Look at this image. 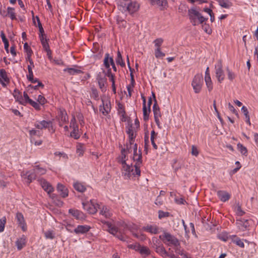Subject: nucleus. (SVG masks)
Returning a JSON list of instances; mask_svg holds the SVG:
<instances>
[{"label": "nucleus", "mask_w": 258, "mask_h": 258, "mask_svg": "<svg viewBox=\"0 0 258 258\" xmlns=\"http://www.w3.org/2000/svg\"><path fill=\"white\" fill-rule=\"evenodd\" d=\"M35 127L38 130H43V128H48L50 130L51 127L52 130V132H54L55 130L53 128L52 123L51 121H37L34 123Z\"/></svg>", "instance_id": "1a4fd4ad"}, {"label": "nucleus", "mask_w": 258, "mask_h": 258, "mask_svg": "<svg viewBox=\"0 0 258 258\" xmlns=\"http://www.w3.org/2000/svg\"><path fill=\"white\" fill-rule=\"evenodd\" d=\"M142 157L141 150L138 151V145L137 144H135L134 145L133 160L137 161V163H139V164H141L142 163Z\"/></svg>", "instance_id": "4468645a"}, {"label": "nucleus", "mask_w": 258, "mask_h": 258, "mask_svg": "<svg viewBox=\"0 0 258 258\" xmlns=\"http://www.w3.org/2000/svg\"><path fill=\"white\" fill-rule=\"evenodd\" d=\"M143 118L145 121H147L149 119V109L147 110L146 106H143Z\"/></svg>", "instance_id": "49530a36"}, {"label": "nucleus", "mask_w": 258, "mask_h": 258, "mask_svg": "<svg viewBox=\"0 0 258 258\" xmlns=\"http://www.w3.org/2000/svg\"><path fill=\"white\" fill-rule=\"evenodd\" d=\"M16 219L18 224L20 226H25L26 224L25 222L23 215L21 213H17L16 214Z\"/></svg>", "instance_id": "c85d7f7f"}, {"label": "nucleus", "mask_w": 258, "mask_h": 258, "mask_svg": "<svg viewBox=\"0 0 258 258\" xmlns=\"http://www.w3.org/2000/svg\"><path fill=\"white\" fill-rule=\"evenodd\" d=\"M188 15L190 22L194 26L202 24L208 19L204 18L199 12L193 8L188 10Z\"/></svg>", "instance_id": "f03ea898"}, {"label": "nucleus", "mask_w": 258, "mask_h": 258, "mask_svg": "<svg viewBox=\"0 0 258 258\" xmlns=\"http://www.w3.org/2000/svg\"><path fill=\"white\" fill-rule=\"evenodd\" d=\"M68 231L71 232H74L76 234L80 235L87 232L91 227H66Z\"/></svg>", "instance_id": "9d476101"}, {"label": "nucleus", "mask_w": 258, "mask_h": 258, "mask_svg": "<svg viewBox=\"0 0 258 258\" xmlns=\"http://www.w3.org/2000/svg\"><path fill=\"white\" fill-rule=\"evenodd\" d=\"M105 230L115 236L121 240L124 241L125 239L120 231L119 230L118 227H105Z\"/></svg>", "instance_id": "f8f14e48"}, {"label": "nucleus", "mask_w": 258, "mask_h": 258, "mask_svg": "<svg viewBox=\"0 0 258 258\" xmlns=\"http://www.w3.org/2000/svg\"><path fill=\"white\" fill-rule=\"evenodd\" d=\"M57 190L62 198H66L68 196V189L62 184L58 183L57 186Z\"/></svg>", "instance_id": "aec40b11"}, {"label": "nucleus", "mask_w": 258, "mask_h": 258, "mask_svg": "<svg viewBox=\"0 0 258 258\" xmlns=\"http://www.w3.org/2000/svg\"><path fill=\"white\" fill-rule=\"evenodd\" d=\"M0 76L5 82H9V79L8 78L7 72L4 69L0 70Z\"/></svg>", "instance_id": "c03bdc74"}, {"label": "nucleus", "mask_w": 258, "mask_h": 258, "mask_svg": "<svg viewBox=\"0 0 258 258\" xmlns=\"http://www.w3.org/2000/svg\"><path fill=\"white\" fill-rule=\"evenodd\" d=\"M237 148L239 151L242 155H245L247 154V149L242 144L238 143L237 144Z\"/></svg>", "instance_id": "de8ad7c7"}, {"label": "nucleus", "mask_w": 258, "mask_h": 258, "mask_svg": "<svg viewBox=\"0 0 258 258\" xmlns=\"http://www.w3.org/2000/svg\"><path fill=\"white\" fill-rule=\"evenodd\" d=\"M24 49H25V50L27 52V53H32V50H31V48L29 46L27 43H25L24 44Z\"/></svg>", "instance_id": "774afa93"}, {"label": "nucleus", "mask_w": 258, "mask_h": 258, "mask_svg": "<svg viewBox=\"0 0 258 258\" xmlns=\"http://www.w3.org/2000/svg\"><path fill=\"white\" fill-rule=\"evenodd\" d=\"M29 103L32 106H33L35 109H36L37 110H39L40 109V106L39 104L37 102H36L31 100L30 101Z\"/></svg>", "instance_id": "864d4df0"}, {"label": "nucleus", "mask_w": 258, "mask_h": 258, "mask_svg": "<svg viewBox=\"0 0 258 258\" xmlns=\"http://www.w3.org/2000/svg\"><path fill=\"white\" fill-rule=\"evenodd\" d=\"M83 208L89 214H94L96 213L97 209L99 208L98 204H95L92 200L89 202L83 203Z\"/></svg>", "instance_id": "6e6552de"}, {"label": "nucleus", "mask_w": 258, "mask_h": 258, "mask_svg": "<svg viewBox=\"0 0 258 258\" xmlns=\"http://www.w3.org/2000/svg\"><path fill=\"white\" fill-rule=\"evenodd\" d=\"M165 55V53L161 51V48H156L155 50V56L156 58H162Z\"/></svg>", "instance_id": "a18cd8bd"}, {"label": "nucleus", "mask_w": 258, "mask_h": 258, "mask_svg": "<svg viewBox=\"0 0 258 258\" xmlns=\"http://www.w3.org/2000/svg\"><path fill=\"white\" fill-rule=\"evenodd\" d=\"M63 71L68 73L70 75H75L76 74L83 73L81 70L72 68H66L63 70Z\"/></svg>", "instance_id": "393cba45"}, {"label": "nucleus", "mask_w": 258, "mask_h": 258, "mask_svg": "<svg viewBox=\"0 0 258 258\" xmlns=\"http://www.w3.org/2000/svg\"><path fill=\"white\" fill-rule=\"evenodd\" d=\"M191 154L195 156H197L199 154V151L197 147L194 145L191 147Z\"/></svg>", "instance_id": "0e129e2a"}, {"label": "nucleus", "mask_w": 258, "mask_h": 258, "mask_svg": "<svg viewBox=\"0 0 258 258\" xmlns=\"http://www.w3.org/2000/svg\"><path fill=\"white\" fill-rule=\"evenodd\" d=\"M37 101L41 105L44 104L46 102V100L43 96L39 95L38 96Z\"/></svg>", "instance_id": "4d7b16f0"}, {"label": "nucleus", "mask_w": 258, "mask_h": 258, "mask_svg": "<svg viewBox=\"0 0 258 258\" xmlns=\"http://www.w3.org/2000/svg\"><path fill=\"white\" fill-rule=\"evenodd\" d=\"M13 96L17 101L19 102L21 104H24V103L23 102V98L21 93L18 90L15 89L14 90Z\"/></svg>", "instance_id": "cd10ccee"}, {"label": "nucleus", "mask_w": 258, "mask_h": 258, "mask_svg": "<svg viewBox=\"0 0 258 258\" xmlns=\"http://www.w3.org/2000/svg\"><path fill=\"white\" fill-rule=\"evenodd\" d=\"M236 209L237 214L240 216H242L244 214V212H243L241 208L239 203H237L236 206Z\"/></svg>", "instance_id": "6e6d98bb"}, {"label": "nucleus", "mask_w": 258, "mask_h": 258, "mask_svg": "<svg viewBox=\"0 0 258 258\" xmlns=\"http://www.w3.org/2000/svg\"><path fill=\"white\" fill-rule=\"evenodd\" d=\"M219 199L222 202H225L230 198V195L226 191L219 190L217 192Z\"/></svg>", "instance_id": "f3484780"}, {"label": "nucleus", "mask_w": 258, "mask_h": 258, "mask_svg": "<svg viewBox=\"0 0 258 258\" xmlns=\"http://www.w3.org/2000/svg\"><path fill=\"white\" fill-rule=\"evenodd\" d=\"M153 5L156 4L159 6L165 7L167 5V0H150Z\"/></svg>", "instance_id": "f704fd0d"}, {"label": "nucleus", "mask_w": 258, "mask_h": 258, "mask_svg": "<svg viewBox=\"0 0 258 258\" xmlns=\"http://www.w3.org/2000/svg\"><path fill=\"white\" fill-rule=\"evenodd\" d=\"M43 233L46 239H53L55 238L56 232L54 229H49L46 231L43 230Z\"/></svg>", "instance_id": "6ab92c4d"}, {"label": "nucleus", "mask_w": 258, "mask_h": 258, "mask_svg": "<svg viewBox=\"0 0 258 258\" xmlns=\"http://www.w3.org/2000/svg\"><path fill=\"white\" fill-rule=\"evenodd\" d=\"M58 116L59 126H62L63 123L68 122V116L65 110H60Z\"/></svg>", "instance_id": "2eb2a0df"}, {"label": "nucleus", "mask_w": 258, "mask_h": 258, "mask_svg": "<svg viewBox=\"0 0 258 258\" xmlns=\"http://www.w3.org/2000/svg\"><path fill=\"white\" fill-rule=\"evenodd\" d=\"M41 44L45 50H48V51H49L50 48L47 40L43 41L42 42H41Z\"/></svg>", "instance_id": "338daca9"}, {"label": "nucleus", "mask_w": 258, "mask_h": 258, "mask_svg": "<svg viewBox=\"0 0 258 258\" xmlns=\"http://www.w3.org/2000/svg\"><path fill=\"white\" fill-rule=\"evenodd\" d=\"M231 240L241 248L244 247V244L241 240L235 235H231Z\"/></svg>", "instance_id": "5701e85b"}, {"label": "nucleus", "mask_w": 258, "mask_h": 258, "mask_svg": "<svg viewBox=\"0 0 258 258\" xmlns=\"http://www.w3.org/2000/svg\"><path fill=\"white\" fill-rule=\"evenodd\" d=\"M73 128V131L70 134V136L72 138H74L75 139H78L80 135L79 133V128L78 126H76Z\"/></svg>", "instance_id": "473e14b6"}, {"label": "nucleus", "mask_w": 258, "mask_h": 258, "mask_svg": "<svg viewBox=\"0 0 258 258\" xmlns=\"http://www.w3.org/2000/svg\"><path fill=\"white\" fill-rule=\"evenodd\" d=\"M163 42V39L162 38H157L155 39L154 41L155 43V46L156 47V48H160V46L162 45Z\"/></svg>", "instance_id": "3c124183"}, {"label": "nucleus", "mask_w": 258, "mask_h": 258, "mask_svg": "<svg viewBox=\"0 0 258 258\" xmlns=\"http://www.w3.org/2000/svg\"><path fill=\"white\" fill-rule=\"evenodd\" d=\"M106 73L105 70H102L101 72H99L97 76V80L102 91L104 92L106 90L105 85L107 83Z\"/></svg>", "instance_id": "0eeeda50"}, {"label": "nucleus", "mask_w": 258, "mask_h": 258, "mask_svg": "<svg viewBox=\"0 0 258 258\" xmlns=\"http://www.w3.org/2000/svg\"><path fill=\"white\" fill-rule=\"evenodd\" d=\"M141 164L139 163H136L134 166L131 164L130 165L125 164L122 166V174L125 179H131L134 177L139 176L141 175V170L140 169Z\"/></svg>", "instance_id": "f257e3e1"}, {"label": "nucleus", "mask_w": 258, "mask_h": 258, "mask_svg": "<svg viewBox=\"0 0 258 258\" xmlns=\"http://www.w3.org/2000/svg\"><path fill=\"white\" fill-rule=\"evenodd\" d=\"M77 153H78L79 156L83 155V154L84 153V149H83V145L79 144L77 146Z\"/></svg>", "instance_id": "5fc2aeb1"}, {"label": "nucleus", "mask_w": 258, "mask_h": 258, "mask_svg": "<svg viewBox=\"0 0 258 258\" xmlns=\"http://www.w3.org/2000/svg\"><path fill=\"white\" fill-rule=\"evenodd\" d=\"M24 98L25 99V100H23V102L24 103V105H26L27 103H29L30 100L32 99H30L29 97L28 96V94L24 92Z\"/></svg>", "instance_id": "680f3d73"}, {"label": "nucleus", "mask_w": 258, "mask_h": 258, "mask_svg": "<svg viewBox=\"0 0 258 258\" xmlns=\"http://www.w3.org/2000/svg\"><path fill=\"white\" fill-rule=\"evenodd\" d=\"M126 133L128 135L129 138H135L136 136H134V132L133 129L132 124L130 125L126 131Z\"/></svg>", "instance_id": "09e8293b"}, {"label": "nucleus", "mask_w": 258, "mask_h": 258, "mask_svg": "<svg viewBox=\"0 0 258 258\" xmlns=\"http://www.w3.org/2000/svg\"><path fill=\"white\" fill-rule=\"evenodd\" d=\"M175 252L178 254L179 255L182 256L183 258H190L189 257L187 254L184 252V251L183 249H181L180 247L179 246H177L176 248H174Z\"/></svg>", "instance_id": "58836bf2"}, {"label": "nucleus", "mask_w": 258, "mask_h": 258, "mask_svg": "<svg viewBox=\"0 0 258 258\" xmlns=\"http://www.w3.org/2000/svg\"><path fill=\"white\" fill-rule=\"evenodd\" d=\"M175 201L177 204H184L186 203L185 200L183 198H180L179 199L175 198Z\"/></svg>", "instance_id": "69168bd1"}, {"label": "nucleus", "mask_w": 258, "mask_h": 258, "mask_svg": "<svg viewBox=\"0 0 258 258\" xmlns=\"http://www.w3.org/2000/svg\"><path fill=\"white\" fill-rule=\"evenodd\" d=\"M143 230L151 234H157L159 232L158 227H143Z\"/></svg>", "instance_id": "a878e982"}, {"label": "nucleus", "mask_w": 258, "mask_h": 258, "mask_svg": "<svg viewBox=\"0 0 258 258\" xmlns=\"http://www.w3.org/2000/svg\"><path fill=\"white\" fill-rule=\"evenodd\" d=\"M205 81L208 91L211 92L213 89V85L211 77H205Z\"/></svg>", "instance_id": "e433bc0d"}, {"label": "nucleus", "mask_w": 258, "mask_h": 258, "mask_svg": "<svg viewBox=\"0 0 258 258\" xmlns=\"http://www.w3.org/2000/svg\"><path fill=\"white\" fill-rule=\"evenodd\" d=\"M26 237L23 235L21 238L18 239L16 242V245L17 247V249L19 250L22 249L26 245Z\"/></svg>", "instance_id": "412c9836"}, {"label": "nucleus", "mask_w": 258, "mask_h": 258, "mask_svg": "<svg viewBox=\"0 0 258 258\" xmlns=\"http://www.w3.org/2000/svg\"><path fill=\"white\" fill-rule=\"evenodd\" d=\"M141 245L139 244H130L128 245V247L129 248H131V249H134L136 251H139V248H140V246Z\"/></svg>", "instance_id": "bf43d9fd"}, {"label": "nucleus", "mask_w": 258, "mask_h": 258, "mask_svg": "<svg viewBox=\"0 0 258 258\" xmlns=\"http://www.w3.org/2000/svg\"><path fill=\"white\" fill-rule=\"evenodd\" d=\"M40 184L43 189L46 191L48 194L50 195V193L53 191V188L50 185L49 183L46 181L44 179H42L40 181Z\"/></svg>", "instance_id": "dca6fc26"}, {"label": "nucleus", "mask_w": 258, "mask_h": 258, "mask_svg": "<svg viewBox=\"0 0 258 258\" xmlns=\"http://www.w3.org/2000/svg\"><path fill=\"white\" fill-rule=\"evenodd\" d=\"M228 108L234 114H235L236 115L238 116V112L236 110V109L234 108V107H233V106L230 103H229L228 104Z\"/></svg>", "instance_id": "e2e57ef3"}, {"label": "nucleus", "mask_w": 258, "mask_h": 258, "mask_svg": "<svg viewBox=\"0 0 258 258\" xmlns=\"http://www.w3.org/2000/svg\"><path fill=\"white\" fill-rule=\"evenodd\" d=\"M203 84L202 74H198L195 75L191 82V86L195 93L198 94L201 91Z\"/></svg>", "instance_id": "423d86ee"}, {"label": "nucleus", "mask_w": 258, "mask_h": 258, "mask_svg": "<svg viewBox=\"0 0 258 258\" xmlns=\"http://www.w3.org/2000/svg\"><path fill=\"white\" fill-rule=\"evenodd\" d=\"M170 215V213L167 212H164L161 210H159L158 212V217L160 219H162L164 217H169Z\"/></svg>", "instance_id": "8fccbe9b"}, {"label": "nucleus", "mask_w": 258, "mask_h": 258, "mask_svg": "<svg viewBox=\"0 0 258 258\" xmlns=\"http://www.w3.org/2000/svg\"><path fill=\"white\" fill-rule=\"evenodd\" d=\"M46 169L39 166H36L32 172H27L23 175L24 178L28 179V183H30L32 181L37 178V176L44 174L46 173Z\"/></svg>", "instance_id": "7ed1b4c3"}, {"label": "nucleus", "mask_w": 258, "mask_h": 258, "mask_svg": "<svg viewBox=\"0 0 258 258\" xmlns=\"http://www.w3.org/2000/svg\"><path fill=\"white\" fill-rule=\"evenodd\" d=\"M190 228L191 230L192 233L197 237V235L196 234L195 227H184V229L186 235L187 236H188V233L189 232Z\"/></svg>", "instance_id": "603ef678"}, {"label": "nucleus", "mask_w": 258, "mask_h": 258, "mask_svg": "<svg viewBox=\"0 0 258 258\" xmlns=\"http://www.w3.org/2000/svg\"><path fill=\"white\" fill-rule=\"evenodd\" d=\"M29 135L31 137V143H33V142H34L35 136H40V132L33 129L29 131Z\"/></svg>", "instance_id": "a19ab883"}, {"label": "nucleus", "mask_w": 258, "mask_h": 258, "mask_svg": "<svg viewBox=\"0 0 258 258\" xmlns=\"http://www.w3.org/2000/svg\"><path fill=\"white\" fill-rule=\"evenodd\" d=\"M76 126H78V125L76 124V120L75 117L74 116H73L72 119L71 120V121H70V128H72L75 127Z\"/></svg>", "instance_id": "13d9d810"}, {"label": "nucleus", "mask_w": 258, "mask_h": 258, "mask_svg": "<svg viewBox=\"0 0 258 258\" xmlns=\"http://www.w3.org/2000/svg\"><path fill=\"white\" fill-rule=\"evenodd\" d=\"M1 36L2 37L3 42L4 43L5 49L7 52H8V48L9 46V41L6 37V36L3 31H1Z\"/></svg>", "instance_id": "c9c22d12"}, {"label": "nucleus", "mask_w": 258, "mask_h": 258, "mask_svg": "<svg viewBox=\"0 0 258 258\" xmlns=\"http://www.w3.org/2000/svg\"><path fill=\"white\" fill-rule=\"evenodd\" d=\"M156 251L163 257H165V255H167V252L163 246L157 247Z\"/></svg>", "instance_id": "37998d69"}, {"label": "nucleus", "mask_w": 258, "mask_h": 258, "mask_svg": "<svg viewBox=\"0 0 258 258\" xmlns=\"http://www.w3.org/2000/svg\"><path fill=\"white\" fill-rule=\"evenodd\" d=\"M50 197L53 200V202L58 207L62 206L63 202L58 199L57 196L56 195H50Z\"/></svg>", "instance_id": "72a5a7b5"}, {"label": "nucleus", "mask_w": 258, "mask_h": 258, "mask_svg": "<svg viewBox=\"0 0 258 258\" xmlns=\"http://www.w3.org/2000/svg\"><path fill=\"white\" fill-rule=\"evenodd\" d=\"M152 95L154 98V104L153 106V111L154 114V117H159L161 116L160 108L157 104V102L155 98V94L152 93Z\"/></svg>", "instance_id": "a211bd4d"}, {"label": "nucleus", "mask_w": 258, "mask_h": 258, "mask_svg": "<svg viewBox=\"0 0 258 258\" xmlns=\"http://www.w3.org/2000/svg\"><path fill=\"white\" fill-rule=\"evenodd\" d=\"M127 153L126 152V149L125 148H122L121 150V156L118 159V162L121 164L122 166L126 164V154Z\"/></svg>", "instance_id": "b1692460"}, {"label": "nucleus", "mask_w": 258, "mask_h": 258, "mask_svg": "<svg viewBox=\"0 0 258 258\" xmlns=\"http://www.w3.org/2000/svg\"><path fill=\"white\" fill-rule=\"evenodd\" d=\"M142 255L147 256L150 254L149 249L146 246H142L140 245L139 251Z\"/></svg>", "instance_id": "ea45409f"}, {"label": "nucleus", "mask_w": 258, "mask_h": 258, "mask_svg": "<svg viewBox=\"0 0 258 258\" xmlns=\"http://www.w3.org/2000/svg\"><path fill=\"white\" fill-rule=\"evenodd\" d=\"M219 4L223 8L228 9L232 6L230 0H218Z\"/></svg>", "instance_id": "bb28decb"}, {"label": "nucleus", "mask_w": 258, "mask_h": 258, "mask_svg": "<svg viewBox=\"0 0 258 258\" xmlns=\"http://www.w3.org/2000/svg\"><path fill=\"white\" fill-rule=\"evenodd\" d=\"M121 2L119 4V10L121 11H128L130 14H133L136 12L139 9V5L135 2H130L124 3Z\"/></svg>", "instance_id": "39448f33"}, {"label": "nucleus", "mask_w": 258, "mask_h": 258, "mask_svg": "<svg viewBox=\"0 0 258 258\" xmlns=\"http://www.w3.org/2000/svg\"><path fill=\"white\" fill-rule=\"evenodd\" d=\"M160 238L162 239V241L165 244L169 246H173L174 248L180 246L179 240L169 233L164 232L162 236H160Z\"/></svg>", "instance_id": "20e7f679"}, {"label": "nucleus", "mask_w": 258, "mask_h": 258, "mask_svg": "<svg viewBox=\"0 0 258 258\" xmlns=\"http://www.w3.org/2000/svg\"><path fill=\"white\" fill-rule=\"evenodd\" d=\"M231 235H229L227 232H222L218 235L219 239L223 241H227L229 239L231 240Z\"/></svg>", "instance_id": "7c9ffc66"}, {"label": "nucleus", "mask_w": 258, "mask_h": 258, "mask_svg": "<svg viewBox=\"0 0 258 258\" xmlns=\"http://www.w3.org/2000/svg\"><path fill=\"white\" fill-rule=\"evenodd\" d=\"M109 59V54L106 53L105 55V58L104 59V64L106 69H107V71L106 72V76L109 77V80L111 82L115 81L114 77V76L111 73V70L110 67L109 63L108 62Z\"/></svg>", "instance_id": "ddd939ff"}, {"label": "nucleus", "mask_w": 258, "mask_h": 258, "mask_svg": "<svg viewBox=\"0 0 258 258\" xmlns=\"http://www.w3.org/2000/svg\"><path fill=\"white\" fill-rule=\"evenodd\" d=\"M222 67V61L220 60L215 66L216 77L220 83L224 79V74Z\"/></svg>", "instance_id": "9b49d317"}, {"label": "nucleus", "mask_w": 258, "mask_h": 258, "mask_svg": "<svg viewBox=\"0 0 258 258\" xmlns=\"http://www.w3.org/2000/svg\"><path fill=\"white\" fill-rule=\"evenodd\" d=\"M74 187L76 190L81 192H83L86 190L85 186L81 183H75L74 184Z\"/></svg>", "instance_id": "c756f323"}, {"label": "nucleus", "mask_w": 258, "mask_h": 258, "mask_svg": "<svg viewBox=\"0 0 258 258\" xmlns=\"http://www.w3.org/2000/svg\"><path fill=\"white\" fill-rule=\"evenodd\" d=\"M116 62L117 64L120 65L122 67L125 66V63L124 62L122 59L121 53L119 51H118L117 52V55L116 59Z\"/></svg>", "instance_id": "79ce46f5"}, {"label": "nucleus", "mask_w": 258, "mask_h": 258, "mask_svg": "<svg viewBox=\"0 0 258 258\" xmlns=\"http://www.w3.org/2000/svg\"><path fill=\"white\" fill-rule=\"evenodd\" d=\"M7 14L8 16L10 17L11 20L16 19V14L15 13V9L11 7H8L7 8Z\"/></svg>", "instance_id": "2f4dec72"}, {"label": "nucleus", "mask_w": 258, "mask_h": 258, "mask_svg": "<svg viewBox=\"0 0 258 258\" xmlns=\"http://www.w3.org/2000/svg\"><path fill=\"white\" fill-rule=\"evenodd\" d=\"M69 213L76 219H82L84 217V214L83 213L79 210L74 209H70Z\"/></svg>", "instance_id": "4be33fe9"}, {"label": "nucleus", "mask_w": 258, "mask_h": 258, "mask_svg": "<svg viewBox=\"0 0 258 258\" xmlns=\"http://www.w3.org/2000/svg\"><path fill=\"white\" fill-rule=\"evenodd\" d=\"M228 73V78L230 80H233L235 78V75L227 68L226 69Z\"/></svg>", "instance_id": "052dcab7"}, {"label": "nucleus", "mask_w": 258, "mask_h": 258, "mask_svg": "<svg viewBox=\"0 0 258 258\" xmlns=\"http://www.w3.org/2000/svg\"><path fill=\"white\" fill-rule=\"evenodd\" d=\"M118 112L121 115L122 118L121 119V120L122 121H125V112L123 108V105L121 103H118Z\"/></svg>", "instance_id": "4c0bfd02"}]
</instances>
